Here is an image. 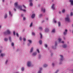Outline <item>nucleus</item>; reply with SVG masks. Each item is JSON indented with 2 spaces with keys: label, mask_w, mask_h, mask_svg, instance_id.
Returning a JSON list of instances; mask_svg holds the SVG:
<instances>
[{
  "label": "nucleus",
  "mask_w": 73,
  "mask_h": 73,
  "mask_svg": "<svg viewBox=\"0 0 73 73\" xmlns=\"http://www.w3.org/2000/svg\"><path fill=\"white\" fill-rule=\"evenodd\" d=\"M67 31H68V30L67 29H65V32H64V35H66V33H67Z\"/></svg>",
  "instance_id": "nucleus-6"
},
{
  "label": "nucleus",
  "mask_w": 73,
  "mask_h": 73,
  "mask_svg": "<svg viewBox=\"0 0 73 73\" xmlns=\"http://www.w3.org/2000/svg\"><path fill=\"white\" fill-rule=\"evenodd\" d=\"M58 40L59 41V42H60L61 41V38H59L58 39Z\"/></svg>",
  "instance_id": "nucleus-31"
},
{
  "label": "nucleus",
  "mask_w": 73,
  "mask_h": 73,
  "mask_svg": "<svg viewBox=\"0 0 73 73\" xmlns=\"http://www.w3.org/2000/svg\"><path fill=\"white\" fill-rule=\"evenodd\" d=\"M25 40H26V39L25 38H23V41H25Z\"/></svg>",
  "instance_id": "nucleus-34"
},
{
  "label": "nucleus",
  "mask_w": 73,
  "mask_h": 73,
  "mask_svg": "<svg viewBox=\"0 0 73 73\" xmlns=\"http://www.w3.org/2000/svg\"><path fill=\"white\" fill-rule=\"evenodd\" d=\"M42 16V14L40 15L39 16L40 17H41Z\"/></svg>",
  "instance_id": "nucleus-43"
},
{
  "label": "nucleus",
  "mask_w": 73,
  "mask_h": 73,
  "mask_svg": "<svg viewBox=\"0 0 73 73\" xmlns=\"http://www.w3.org/2000/svg\"><path fill=\"white\" fill-rule=\"evenodd\" d=\"M36 54H37V53H36V52H35L33 53L32 55L33 56H36Z\"/></svg>",
  "instance_id": "nucleus-12"
},
{
  "label": "nucleus",
  "mask_w": 73,
  "mask_h": 73,
  "mask_svg": "<svg viewBox=\"0 0 73 73\" xmlns=\"http://www.w3.org/2000/svg\"><path fill=\"white\" fill-rule=\"evenodd\" d=\"M21 11H23L24 12H25V11H26V10H25V9H23L22 10H21Z\"/></svg>",
  "instance_id": "nucleus-42"
},
{
  "label": "nucleus",
  "mask_w": 73,
  "mask_h": 73,
  "mask_svg": "<svg viewBox=\"0 0 73 73\" xmlns=\"http://www.w3.org/2000/svg\"><path fill=\"white\" fill-rule=\"evenodd\" d=\"M41 11H43L44 13L45 12V9H43V8H42Z\"/></svg>",
  "instance_id": "nucleus-11"
},
{
  "label": "nucleus",
  "mask_w": 73,
  "mask_h": 73,
  "mask_svg": "<svg viewBox=\"0 0 73 73\" xmlns=\"http://www.w3.org/2000/svg\"><path fill=\"white\" fill-rule=\"evenodd\" d=\"M45 46L46 47V48H47L48 47V45L47 44H44Z\"/></svg>",
  "instance_id": "nucleus-35"
},
{
  "label": "nucleus",
  "mask_w": 73,
  "mask_h": 73,
  "mask_svg": "<svg viewBox=\"0 0 73 73\" xmlns=\"http://www.w3.org/2000/svg\"><path fill=\"white\" fill-rule=\"evenodd\" d=\"M7 14H5V15L4 16V18L5 19H7Z\"/></svg>",
  "instance_id": "nucleus-17"
},
{
  "label": "nucleus",
  "mask_w": 73,
  "mask_h": 73,
  "mask_svg": "<svg viewBox=\"0 0 73 73\" xmlns=\"http://www.w3.org/2000/svg\"><path fill=\"white\" fill-rule=\"evenodd\" d=\"M41 70H42V68H40V70L38 71V73H41Z\"/></svg>",
  "instance_id": "nucleus-14"
},
{
  "label": "nucleus",
  "mask_w": 73,
  "mask_h": 73,
  "mask_svg": "<svg viewBox=\"0 0 73 73\" xmlns=\"http://www.w3.org/2000/svg\"><path fill=\"white\" fill-rule=\"evenodd\" d=\"M36 51L38 52V53H40V51H39V50H38V49H36Z\"/></svg>",
  "instance_id": "nucleus-32"
},
{
  "label": "nucleus",
  "mask_w": 73,
  "mask_h": 73,
  "mask_svg": "<svg viewBox=\"0 0 73 73\" xmlns=\"http://www.w3.org/2000/svg\"><path fill=\"white\" fill-rule=\"evenodd\" d=\"M46 19L47 20H48V18H47Z\"/></svg>",
  "instance_id": "nucleus-62"
},
{
  "label": "nucleus",
  "mask_w": 73,
  "mask_h": 73,
  "mask_svg": "<svg viewBox=\"0 0 73 73\" xmlns=\"http://www.w3.org/2000/svg\"><path fill=\"white\" fill-rule=\"evenodd\" d=\"M67 46V45H66L64 44L63 46V48H65Z\"/></svg>",
  "instance_id": "nucleus-16"
},
{
  "label": "nucleus",
  "mask_w": 73,
  "mask_h": 73,
  "mask_svg": "<svg viewBox=\"0 0 73 73\" xmlns=\"http://www.w3.org/2000/svg\"><path fill=\"white\" fill-rule=\"evenodd\" d=\"M32 35H35V33H32Z\"/></svg>",
  "instance_id": "nucleus-46"
},
{
  "label": "nucleus",
  "mask_w": 73,
  "mask_h": 73,
  "mask_svg": "<svg viewBox=\"0 0 73 73\" xmlns=\"http://www.w3.org/2000/svg\"><path fill=\"white\" fill-rule=\"evenodd\" d=\"M43 22H44V21H43L42 22V23H43Z\"/></svg>",
  "instance_id": "nucleus-58"
},
{
  "label": "nucleus",
  "mask_w": 73,
  "mask_h": 73,
  "mask_svg": "<svg viewBox=\"0 0 73 73\" xmlns=\"http://www.w3.org/2000/svg\"><path fill=\"white\" fill-rule=\"evenodd\" d=\"M23 15H24L23 14H22L21 15V16H22V17H23Z\"/></svg>",
  "instance_id": "nucleus-56"
},
{
  "label": "nucleus",
  "mask_w": 73,
  "mask_h": 73,
  "mask_svg": "<svg viewBox=\"0 0 73 73\" xmlns=\"http://www.w3.org/2000/svg\"><path fill=\"white\" fill-rule=\"evenodd\" d=\"M40 38H42V34L41 33H40Z\"/></svg>",
  "instance_id": "nucleus-20"
},
{
  "label": "nucleus",
  "mask_w": 73,
  "mask_h": 73,
  "mask_svg": "<svg viewBox=\"0 0 73 73\" xmlns=\"http://www.w3.org/2000/svg\"><path fill=\"white\" fill-rule=\"evenodd\" d=\"M12 46H14V43L13 42H12L11 44Z\"/></svg>",
  "instance_id": "nucleus-36"
},
{
  "label": "nucleus",
  "mask_w": 73,
  "mask_h": 73,
  "mask_svg": "<svg viewBox=\"0 0 73 73\" xmlns=\"http://www.w3.org/2000/svg\"><path fill=\"white\" fill-rule=\"evenodd\" d=\"M58 70H57L55 72V73H57V72H58Z\"/></svg>",
  "instance_id": "nucleus-48"
},
{
  "label": "nucleus",
  "mask_w": 73,
  "mask_h": 73,
  "mask_svg": "<svg viewBox=\"0 0 73 73\" xmlns=\"http://www.w3.org/2000/svg\"><path fill=\"white\" fill-rule=\"evenodd\" d=\"M62 13H64L65 12V9H63L62 11Z\"/></svg>",
  "instance_id": "nucleus-30"
},
{
  "label": "nucleus",
  "mask_w": 73,
  "mask_h": 73,
  "mask_svg": "<svg viewBox=\"0 0 73 73\" xmlns=\"http://www.w3.org/2000/svg\"><path fill=\"white\" fill-rule=\"evenodd\" d=\"M6 62V64H7V62H8V60H7L5 62Z\"/></svg>",
  "instance_id": "nucleus-47"
},
{
  "label": "nucleus",
  "mask_w": 73,
  "mask_h": 73,
  "mask_svg": "<svg viewBox=\"0 0 73 73\" xmlns=\"http://www.w3.org/2000/svg\"><path fill=\"white\" fill-rule=\"evenodd\" d=\"M23 20H25V17H24L23 19Z\"/></svg>",
  "instance_id": "nucleus-44"
},
{
  "label": "nucleus",
  "mask_w": 73,
  "mask_h": 73,
  "mask_svg": "<svg viewBox=\"0 0 73 73\" xmlns=\"http://www.w3.org/2000/svg\"><path fill=\"white\" fill-rule=\"evenodd\" d=\"M39 29L40 30V31H42V28L41 27H39Z\"/></svg>",
  "instance_id": "nucleus-23"
},
{
  "label": "nucleus",
  "mask_w": 73,
  "mask_h": 73,
  "mask_svg": "<svg viewBox=\"0 0 73 73\" xmlns=\"http://www.w3.org/2000/svg\"><path fill=\"white\" fill-rule=\"evenodd\" d=\"M58 26L60 27L61 25V24H60V22H59L58 23Z\"/></svg>",
  "instance_id": "nucleus-25"
},
{
  "label": "nucleus",
  "mask_w": 73,
  "mask_h": 73,
  "mask_svg": "<svg viewBox=\"0 0 73 73\" xmlns=\"http://www.w3.org/2000/svg\"><path fill=\"white\" fill-rule=\"evenodd\" d=\"M52 65L53 66H54V64L53 63H52Z\"/></svg>",
  "instance_id": "nucleus-54"
},
{
  "label": "nucleus",
  "mask_w": 73,
  "mask_h": 73,
  "mask_svg": "<svg viewBox=\"0 0 73 73\" xmlns=\"http://www.w3.org/2000/svg\"><path fill=\"white\" fill-rule=\"evenodd\" d=\"M9 15L11 16H12V14H11V12L10 11H9Z\"/></svg>",
  "instance_id": "nucleus-15"
},
{
  "label": "nucleus",
  "mask_w": 73,
  "mask_h": 73,
  "mask_svg": "<svg viewBox=\"0 0 73 73\" xmlns=\"http://www.w3.org/2000/svg\"><path fill=\"white\" fill-rule=\"evenodd\" d=\"M13 34L14 35H15V32L14 31L13 32Z\"/></svg>",
  "instance_id": "nucleus-45"
},
{
  "label": "nucleus",
  "mask_w": 73,
  "mask_h": 73,
  "mask_svg": "<svg viewBox=\"0 0 73 73\" xmlns=\"http://www.w3.org/2000/svg\"><path fill=\"white\" fill-rule=\"evenodd\" d=\"M54 4H53L52 6V8L53 9H55V7H54Z\"/></svg>",
  "instance_id": "nucleus-10"
},
{
  "label": "nucleus",
  "mask_w": 73,
  "mask_h": 73,
  "mask_svg": "<svg viewBox=\"0 0 73 73\" xmlns=\"http://www.w3.org/2000/svg\"><path fill=\"white\" fill-rule=\"evenodd\" d=\"M18 4V3L17 2H15L14 3V5L15 8H16V7H17Z\"/></svg>",
  "instance_id": "nucleus-8"
},
{
  "label": "nucleus",
  "mask_w": 73,
  "mask_h": 73,
  "mask_svg": "<svg viewBox=\"0 0 73 73\" xmlns=\"http://www.w3.org/2000/svg\"><path fill=\"white\" fill-rule=\"evenodd\" d=\"M61 42H62V43H64V41H62Z\"/></svg>",
  "instance_id": "nucleus-53"
},
{
  "label": "nucleus",
  "mask_w": 73,
  "mask_h": 73,
  "mask_svg": "<svg viewBox=\"0 0 73 73\" xmlns=\"http://www.w3.org/2000/svg\"><path fill=\"white\" fill-rule=\"evenodd\" d=\"M28 41L29 42L30 44H31L32 42V41L30 40H29Z\"/></svg>",
  "instance_id": "nucleus-29"
},
{
  "label": "nucleus",
  "mask_w": 73,
  "mask_h": 73,
  "mask_svg": "<svg viewBox=\"0 0 73 73\" xmlns=\"http://www.w3.org/2000/svg\"><path fill=\"white\" fill-rule=\"evenodd\" d=\"M30 6H33V3L32 2L30 3Z\"/></svg>",
  "instance_id": "nucleus-28"
},
{
  "label": "nucleus",
  "mask_w": 73,
  "mask_h": 73,
  "mask_svg": "<svg viewBox=\"0 0 73 73\" xmlns=\"http://www.w3.org/2000/svg\"><path fill=\"white\" fill-rule=\"evenodd\" d=\"M23 6L25 9H26V7L25 6L23 5Z\"/></svg>",
  "instance_id": "nucleus-40"
},
{
  "label": "nucleus",
  "mask_w": 73,
  "mask_h": 73,
  "mask_svg": "<svg viewBox=\"0 0 73 73\" xmlns=\"http://www.w3.org/2000/svg\"><path fill=\"white\" fill-rule=\"evenodd\" d=\"M55 46H57V42H55Z\"/></svg>",
  "instance_id": "nucleus-49"
},
{
  "label": "nucleus",
  "mask_w": 73,
  "mask_h": 73,
  "mask_svg": "<svg viewBox=\"0 0 73 73\" xmlns=\"http://www.w3.org/2000/svg\"><path fill=\"white\" fill-rule=\"evenodd\" d=\"M57 21H54V23H56Z\"/></svg>",
  "instance_id": "nucleus-52"
},
{
  "label": "nucleus",
  "mask_w": 73,
  "mask_h": 73,
  "mask_svg": "<svg viewBox=\"0 0 73 73\" xmlns=\"http://www.w3.org/2000/svg\"><path fill=\"white\" fill-rule=\"evenodd\" d=\"M29 1L30 2V3H31V2L32 1V0H30Z\"/></svg>",
  "instance_id": "nucleus-50"
},
{
  "label": "nucleus",
  "mask_w": 73,
  "mask_h": 73,
  "mask_svg": "<svg viewBox=\"0 0 73 73\" xmlns=\"http://www.w3.org/2000/svg\"><path fill=\"white\" fill-rule=\"evenodd\" d=\"M44 66L45 68L46 67H47V66H48V65H47V64H44Z\"/></svg>",
  "instance_id": "nucleus-22"
},
{
  "label": "nucleus",
  "mask_w": 73,
  "mask_h": 73,
  "mask_svg": "<svg viewBox=\"0 0 73 73\" xmlns=\"http://www.w3.org/2000/svg\"><path fill=\"white\" fill-rule=\"evenodd\" d=\"M33 24V23L32 22H31L30 24V27H32V24Z\"/></svg>",
  "instance_id": "nucleus-24"
},
{
  "label": "nucleus",
  "mask_w": 73,
  "mask_h": 73,
  "mask_svg": "<svg viewBox=\"0 0 73 73\" xmlns=\"http://www.w3.org/2000/svg\"><path fill=\"white\" fill-rule=\"evenodd\" d=\"M59 14H61V12L60 11H59Z\"/></svg>",
  "instance_id": "nucleus-55"
},
{
  "label": "nucleus",
  "mask_w": 73,
  "mask_h": 73,
  "mask_svg": "<svg viewBox=\"0 0 73 73\" xmlns=\"http://www.w3.org/2000/svg\"><path fill=\"white\" fill-rule=\"evenodd\" d=\"M69 1L70 2L71 5H73V0H70Z\"/></svg>",
  "instance_id": "nucleus-7"
},
{
  "label": "nucleus",
  "mask_w": 73,
  "mask_h": 73,
  "mask_svg": "<svg viewBox=\"0 0 73 73\" xmlns=\"http://www.w3.org/2000/svg\"><path fill=\"white\" fill-rule=\"evenodd\" d=\"M16 34L17 36V37H19V34L18 33H17Z\"/></svg>",
  "instance_id": "nucleus-41"
},
{
  "label": "nucleus",
  "mask_w": 73,
  "mask_h": 73,
  "mask_svg": "<svg viewBox=\"0 0 73 73\" xmlns=\"http://www.w3.org/2000/svg\"><path fill=\"white\" fill-rule=\"evenodd\" d=\"M9 40L10 41V42H11V37H9Z\"/></svg>",
  "instance_id": "nucleus-33"
},
{
  "label": "nucleus",
  "mask_w": 73,
  "mask_h": 73,
  "mask_svg": "<svg viewBox=\"0 0 73 73\" xmlns=\"http://www.w3.org/2000/svg\"><path fill=\"white\" fill-rule=\"evenodd\" d=\"M49 31V29H45V32H48Z\"/></svg>",
  "instance_id": "nucleus-13"
},
{
  "label": "nucleus",
  "mask_w": 73,
  "mask_h": 73,
  "mask_svg": "<svg viewBox=\"0 0 73 73\" xmlns=\"http://www.w3.org/2000/svg\"><path fill=\"white\" fill-rule=\"evenodd\" d=\"M27 65L29 67L31 66V62H28Z\"/></svg>",
  "instance_id": "nucleus-3"
},
{
  "label": "nucleus",
  "mask_w": 73,
  "mask_h": 73,
  "mask_svg": "<svg viewBox=\"0 0 73 73\" xmlns=\"http://www.w3.org/2000/svg\"><path fill=\"white\" fill-rule=\"evenodd\" d=\"M1 26H0V28H1Z\"/></svg>",
  "instance_id": "nucleus-61"
},
{
  "label": "nucleus",
  "mask_w": 73,
  "mask_h": 73,
  "mask_svg": "<svg viewBox=\"0 0 73 73\" xmlns=\"http://www.w3.org/2000/svg\"><path fill=\"white\" fill-rule=\"evenodd\" d=\"M17 8L18 9H19L21 11L23 10L22 9V6H17Z\"/></svg>",
  "instance_id": "nucleus-4"
},
{
  "label": "nucleus",
  "mask_w": 73,
  "mask_h": 73,
  "mask_svg": "<svg viewBox=\"0 0 73 73\" xmlns=\"http://www.w3.org/2000/svg\"><path fill=\"white\" fill-rule=\"evenodd\" d=\"M5 41H8V39L7 38H5L4 39Z\"/></svg>",
  "instance_id": "nucleus-27"
},
{
  "label": "nucleus",
  "mask_w": 73,
  "mask_h": 73,
  "mask_svg": "<svg viewBox=\"0 0 73 73\" xmlns=\"http://www.w3.org/2000/svg\"><path fill=\"white\" fill-rule=\"evenodd\" d=\"M39 43L40 44H42V40H40L39 41Z\"/></svg>",
  "instance_id": "nucleus-26"
},
{
  "label": "nucleus",
  "mask_w": 73,
  "mask_h": 73,
  "mask_svg": "<svg viewBox=\"0 0 73 73\" xmlns=\"http://www.w3.org/2000/svg\"><path fill=\"white\" fill-rule=\"evenodd\" d=\"M52 33H54L55 32V29H53L52 31Z\"/></svg>",
  "instance_id": "nucleus-21"
},
{
  "label": "nucleus",
  "mask_w": 73,
  "mask_h": 73,
  "mask_svg": "<svg viewBox=\"0 0 73 73\" xmlns=\"http://www.w3.org/2000/svg\"><path fill=\"white\" fill-rule=\"evenodd\" d=\"M70 16H73V13L72 12L70 13Z\"/></svg>",
  "instance_id": "nucleus-39"
},
{
  "label": "nucleus",
  "mask_w": 73,
  "mask_h": 73,
  "mask_svg": "<svg viewBox=\"0 0 73 73\" xmlns=\"http://www.w3.org/2000/svg\"><path fill=\"white\" fill-rule=\"evenodd\" d=\"M33 48L32 47L30 50V52H33Z\"/></svg>",
  "instance_id": "nucleus-18"
},
{
  "label": "nucleus",
  "mask_w": 73,
  "mask_h": 73,
  "mask_svg": "<svg viewBox=\"0 0 73 73\" xmlns=\"http://www.w3.org/2000/svg\"><path fill=\"white\" fill-rule=\"evenodd\" d=\"M60 56L61 57V58L60 59V61H62V60H64V58H63V56L62 55H60Z\"/></svg>",
  "instance_id": "nucleus-5"
},
{
  "label": "nucleus",
  "mask_w": 73,
  "mask_h": 73,
  "mask_svg": "<svg viewBox=\"0 0 73 73\" xmlns=\"http://www.w3.org/2000/svg\"><path fill=\"white\" fill-rule=\"evenodd\" d=\"M24 70V68H22V69H21L22 71H23Z\"/></svg>",
  "instance_id": "nucleus-38"
},
{
  "label": "nucleus",
  "mask_w": 73,
  "mask_h": 73,
  "mask_svg": "<svg viewBox=\"0 0 73 73\" xmlns=\"http://www.w3.org/2000/svg\"><path fill=\"white\" fill-rule=\"evenodd\" d=\"M19 40H21H21H22V38H21V37H19Z\"/></svg>",
  "instance_id": "nucleus-37"
},
{
  "label": "nucleus",
  "mask_w": 73,
  "mask_h": 73,
  "mask_svg": "<svg viewBox=\"0 0 73 73\" xmlns=\"http://www.w3.org/2000/svg\"><path fill=\"white\" fill-rule=\"evenodd\" d=\"M4 35H7V34L9 35H10L11 34V31L9 30H7V32H4Z\"/></svg>",
  "instance_id": "nucleus-1"
},
{
  "label": "nucleus",
  "mask_w": 73,
  "mask_h": 73,
  "mask_svg": "<svg viewBox=\"0 0 73 73\" xmlns=\"http://www.w3.org/2000/svg\"><path fill=\"white\" fill-rule=\"evenodd\" d=\"M14 11H16V9H15V8H14Z\"/></svg>",
  "instance_id": "nucleus-51"
},
{
  "label": "nucleus",
  "mask_w": 73,
  "mask_h": 73,
  "mask_svg": "<svg viewBox=\"0 0 73 73\" xmlns=\"http://www.w3.org/2000/svg\"><path fill=\"white\" fill-rule=\"evenodd\" d=\"M53 54H51V56H52V55Z\"/></svg>",
  "instance_id": "nucleus-63"
},
{
  "label": "nucleus",
  "mask_w": 73,
  "mask_h": 73,
  "mask_svg": "<svg viewBox=\"0 0 73 73\" xmlns=\"http://www.w3.org/2000/svg\"><path fill=\"white\" fill-rule=\"evenodd\" d=\"M65 19L66 21H68V22H69L70 21V18L69 17V15H67Z\"/></svg>",
  "instance_id": "nucleus-2"
},
{
  "label": "nucleus",
  "mask_w": 73,
  "mask_h": 73,
  "mask_svg": "<svg viewBox=\"0 0 73 73\" xmlns=\"http://www.w3.org/2000/svg\"><path fill=\"white\" fill-rule=\"evenodd\" d=\"M35 14H32V15L31 16V18H32V19H33V18L35 17Z\"/></svg>",
  "instance_id": "nucleus-9"
},
{
  "label": "nucleus",
  "mask_w": 73,
  "mask_h": 73,
  "mask_svg": "<svg viewBox=\"0 0 73 73\" xmlns=\"http://www.w3.org/2000/svg\"><path fill=\"white\" fill-rule=\"evenodd\" d=\"M72 27H73V25H72Z\"/></svg>",
  "instance_id": "nucleus-64"
},
{
  "label": "nucleus",
  "mask_w": 73,
  "mask_h": 73,
  "mask_svg": "<svg viewBox=\"0 0 73 73\" xmlns=\"http://www.w3.org/2000/svg\"><path fill=\"white\" fill-rule=\"evenodd\" d=\"M1 52H2L1 50H0V53H1Z\"/></svg>",
  "instance_id": "nucleus-57"
},
{
  "label": "nucleus",
  "mask_w": 73,
  "mask_h": 73,
  "mask_svg": "<svg viewBox=\"0 0 73 73\" xmlns=\"http://www.w3.org/2000/svg\"><path fill=\"white\" fill-rule=\"evenodd\" d=\"M1 56L2 57H4L5 56V54H1Z\"/></svg>",
  "instance_id": "nucleus-19"
},
{
  "label": "nucleus",
  "mask_w": 73,
  "mask_h": 73,
  "mask_svg": "<svg viewBox=\"0 0 73 73\" xmlns=\"http://www.w3.org/2000/svg\"><path fill=\"white\" fill-rule=\"evenodd\" d=\"M3 0V2H4V0Z\"/></svg>",
  "instance_id": "nucleus-59"
},
{
  "label": "nucleus",
  "mask_w": 73,
  "mask_h": 73,
  "mask_svg": "<svg viewBox=\"0 0 73 73\" xmlns=\"http://www.w3.org/2000/svg\"><path fill=\"white\" fill-rule=\"evenodd\" d=\"M64 40H65V37H64Z\"/></svg>",
  "instance_id": "nucleus-60"
}]
</instances>
